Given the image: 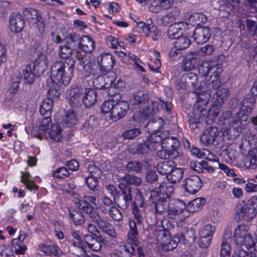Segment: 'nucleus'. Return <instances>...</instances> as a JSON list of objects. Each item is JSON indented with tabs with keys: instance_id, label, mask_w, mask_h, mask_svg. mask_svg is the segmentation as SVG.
<instances>
[{
	"instance_id": "nucleus-6",
	"label": "nucleus",
	"mask_w": 257,
	"mask_h": 257,
	"mask_svg": "<svg viewBox=\"0 0 257 257\" xmlns=\"http://www.w3.org/2000/svg\"><path fill=\"white\" fill-rule=\"evenodd\" d=\"M162 150L158 153V155L162 159H176L179 155L177 148L179 141L175 138L171 137L164 140L162 143Z\"/></svg>"
},
{
	"instance_id": "nucleus-63",
	"label": "nucleus",
	"mask_w": 257,
	"mask_h": 257,
	"mask_svg": "<svg viewBox=\"0 0 257 257\" xmlns=\"http://www.w3.org/2000/svg\"><path fill=\"white\" fill-rule=\"evenodd\" d=\"M215 227L211 224H207L204 225L200 230L199 235H205L212 237L215 232Z\"/></svg>"
},
{
	"instance_id": "nucleus-11",
	"label": "nucleus",
	"mask_w": 257,
	"mask_h": 257,
	"mask_svg": "<svg viewBox=\"0 0 257 257\" xmlns=\"http://www.w3.org/2000/svg\"><path fill=\"white\" fill-rule=\"evenodd\" d=\"M168 215L171 217L179 216L181 221H184L189 216L186 209V205L181 200L177 201L174 205L168 209Z\"/></svg>"
},
{
	"instance_id": "nucleus-42",
	"label": "nucleus",
	"mask_w": 257,
	"mask_h": 257,
	"mask_svg": "<svg viewBox=\"0 0 257 257\" xmlns=\"http://www.w3.org/2000/svg\"><path fill=\"white\" fill-rule=\"evenodd\" d=\"M78 118L75 112L73 110H69L66 112L62 123L64 126L71 127L75 125Z\"/></svg>"
},
{
	"instance_id": "nucleus-53",
	"label": "nucleus",
	"mask_w": 257,
	"mask_h": 257,
	"mask_svg": "<svg viewBox=\"0 0 257 257\" xmlns=\"http://www.w3.org/2000/svg\"><path fill=\"white\" fill-rule=\"evenodd\" d=\"M61 128L59 124H54L49 132V137L55 142H60L62 139Z\"/></svg>"
},
{
	"instance_id": "nucleus-21",
	"label": "nucleus",
	"mask_w": 257,
	"mask_h": 257,
	"mask_svg": "<svg viewBox=\"0 0 257 257\" xmlns=\"http://www.w3.org/2000/svg\"><path fill=\"white\" fill-rule=\"evenodd\" d=\"M255 101L254 98L252 97L244 98L242 101L241 107L237 112L238 114L243 116L244 119H247L248 116L254 107Z\"/></svg>"
},
{
	"instance_id": "nucleus-30",
	"label": "nucleus",
	"mask_w": 257,
	"mask_h": 257,
	"mask_svg": "<svg viewBox=\"0 0 257 257\" xmlns=\"http://www.w3.org/2000/svg\"><path fill=\"white\" fill-rule=\"evenodd\" d=\"M156 238L157 241L161 243L162 249L167 251H171L175 249L177 247L178 243H179L177 239L175 238L174 237L173 239H171L170 236Z\"/></svg>"
},
{
	"instance_id": "nucleus-27",
	"label": "nucleus",
	"mask_w": 257,
	"mask_h": 257,
	"mask_svg": "<svg viewBox=\"0 0 257 257\" xmlns=\"http://www.w3.org/2000/svg\"><path fill=\"white\" fill-rule=\"evenodd\" d=\"M112 80L110 79L105 74L101 73L98 75L93 80L94 86L98 89H107L109 88L111 85Z\"/></svg>"
},
{
	"instance_id": "nucleus-45",
	"label": "nucleus",
	"mask_w": 257,
	"mask_h": 257,
	"mask_svg": "<svg viewBox=\"0 0 257 257\" xmlns=\"http://www.w3.org/2000/svg\"><path fill=\"white\" fill-rule=\"evenodd\" d=\"M230 92L226 88H222L218 89L213 93V98L215 99L217 102V104H221L224 101L227 100Z\"/></svg>"
},
{
	"instance_id": "nucleus-19",
	"label": "nucleus",
	"mask_w": 257,
	"mask_h": 257,
	"mask_svg": "<svg viewBox=\"0 0 257 257\" xmlns=\"http://www.w3.org/2000/svg\"><path fill=\"white\" fill-rule=\"evenodd\" d=\"M212 35V31L208 27H198L195 29L193 37L195 41L198 44L207 42Z\"/></svg>"
},
{
	"instance_id": "nucleus-1",
	"label": "nucleus",
	"mask_w": 257,
	"mask_h": 257,
	"mask_svg": "<svg viewBox=\"0 0 257 257\" xmlns=\"http://www.w3.org/2000/svg\"><path fill=\"white\" fill-rule=\"evenodd\" d=\"M75 61L73 59L57 61L51 68L50 77L47 80L49 95L59 96L62 84L67 85L73 75Z\"/></svg>"
},
{
	"instance_id": "nucleus-23",
	"label": "nucleus",
	"mask_w": 257,
	"mask_h": 257,
	"mask_svg": "<svg viewBox=\"0 0 257 257\" xmlns=\"http://www.w3.org/2000/svg\"><path fill=\"white\" fill-rule=\"evenodd\" d=\"M195 92L197 94V97L196 98V103L194 105L193 110L194 109H201V108L203 110L204 109V106L206 105L210 98V93L207 91L203 90L202 92H200L199 89H196Z\"/></svg>"
},
{
	"instance_id": "nucleus-31",
	"label": "nucleus",
	"mask_w": 257,
	"mask_h": 257,
	"mask_svg": "<svg viewBox=\"0 0 257 257\" xmlns=\"http://www.w3.org/2000/svg\"><path fill=\"white\" fill-rule=\"evenodd\" d=\"M149 100L148 94L144 90H138L136 91L133 97L130 100L132 105H144L148 102Z\"/></svg>"
},
{
	"instance_id": "nucleus-15",
	"label": "nucleus",
	"mask_w": 257,
	"mask_h": 257,
	"mask_svg": "<svg viewBox=\"0 0 257 257\" xmlns=\"http://www.w3.org/2000/svg\"><path fill=\"white\" fill-rule=\"evenodd\" d=\"M69 103L73 107H79L83 105V89L80 87H72L69 92Z\"/></svg>"
},
{
	"instance_id": "nucleus-3",
	"label": "nucleus",
	"mask_w": 257,
	"mask_h": 257,
	"mask_svg": "<svg viewBox=\"0 0 257 257\" xmlns=\"http://www.w3.org/2000/svg\"><path fill=\"white\" fill-rule=\"evenodd\" d=\"M129 109L128 103L124 100L117 102L108 100L103 102L101 111L104 113H109V117L113 121H117L124 117Z\"/></svg>"
},
{
	"instance_id": "nucleus-60",
	"label": "nucleus",
	"mask_w": 257,
	"mask_h": 257,
	"mask_svg": "<svg viewBox=\"0 0 257 257\" xmlns=\"http://www.w3.org/2000/svg\"><path fill=\"white\" fill-rule=\"evenodd\" d=\"M25 14L28 18L36 21H40L41 13L37 10L33 8H27L25 11Z\"/></svg>"
},
{
	"instance_id": "nucleus-29",
	"label": "nucleus",
	"mask_w": 257,
	"mask_h": 257,
	"mask_svg": "<svg viewBox=\"0 0 257 257\" xmlns=\"http://www.w3.org/2000/svg\"><path fill=\"white\" fill-rule=\"evenodd\" d=\"M193 115L189 118V126L191 129L195 130L198 128L200 124V119L207 114V110L203 109H194L193 112Z\"/></svg>"
},
{
	"instance_id": "nucleus-16",
	"label": "nucleus",
	"mask_w": 257,
	"mask_h": 257,
	"mask_svg": "<svg viewBox=\"0 0 257 257\" xmlns=\"http://www.w3.org/2000/svg\"><path fill=\"white\" fill-rule=\"evenodd\" d=\"M97 63L101 73L106 74L112 68L113 56L109 53L101 54L97 57Z\"/></svg>"
},
{
	"instance_id": "nucleus-10",
	"label": "nucleus",
	"mask_w": 257,
	"mask_h": 257,
	"mask_svg": "<svg viewBox=\"0 0 257 257\" xmlns=\"http://www.w3.org/2000/svg\"><path fill=\"white\" fill-rule=\"evenodd\" d=\"M46 115V116L42 119L40 125L33 126L31 131L26 127L25 130L26 132L28 133H29L30 132L31 135L40 140H42L44 137L46 131L49 127V123L51 121V117H50V115Z\"/></svg>"
},
{
	"instance_id": "nucleus-64",
	"label": "nucleus",
	"mask_w": 257,
	"mask_h": 257,
	"mask_svg": "<svg viewBox=\"0 0 257 257\" xmlns=\"http://www.w3.org/2000/svg\"><path fill=\"white\" fill-rule=\"evenodd\" d=\"M150 115L147 114L145 109H143L142 111L136 112L133 115V120L138 123H140L146 120Z\"/></svg>"
},
{
	"instance_id": "nucleus-13",
	"label": "nucleus",
	"mask_w": 257,
	"mask_h": 257,
	"mask_svg": "<svg viewBox=\"0 0 257 257\" xmlns=\"http://www.w3.org/2000/svg\"><path fill=\"white\" fill-rule=\"evenodd\" d=\"M118 188L123 197L122 199H120L119 197L116 203L121 208L125 209L132 200V188L128 184L122 182L119 183Z\"/></svg>"
},
{
	"instance_id": "nucleus-33",
	"label": "nucleus",
	"mask_w": 257,
	"mask_h": 257,
	"mask_svg": "<svg viewBox=\"0 0 257 257\" xmlns=\"http://www.w3.org/2000/svg\"><path fill=\"white\" fill-rule=\"evenodd\" d=\"M180 14V10L177 7H174L171 11L162 17L161 19L162 24L164 26H168L170 23L175 22Z\"/></svg>"
},
{
	"instance_id": "nucleus-12",
	"label": "nucleus",
	"mask_w": 257,
	"mask_h": 257,
	"mask_svg": "<svg viewBox=\"0 0 257 257\" xmlns=\"http://www.w3.org/2000/svg\"><path fill=\"white\" fill-rule=\"evenodd\" d=\"M196 237V231L192 228H185L182 232L174 235V238L177 239L178 242L188 245L194 243Z\"/></svg>"
},
{
	"instance_id": "nucleus-8",
	"label": "nucleus",
	"mask_w": 257,
	"mask_h": 257,
	"mask_svg": "<svg viewBox=\"0 0 257 257\" xmlns=\"http://www.w3.org/2000/svg\"><path fill=\"white\" fill-rule=\"evenodd\" d=\"M144 201L142 194L140 192L136 195V200L132 205V210L135 220L138 225H141L146 216V211L144 208Z\"/></svg>"
},
{
	"instance_id": "nucleus-55",
	"label": "nucleus",
	"mask_w": 257,
	"mask_h": 257,
	"mask_svg": "<svg viewBox=\"0 0 257 257\" xmlns=\"http://www.w3.org/2000/svg\"><path fill=\"white\" fill-rule=\"evenodd\" d=\"M76 204H77V206L79 209L83 210L89 214L90 218L91 213L94 211H97L96 210L93 209L91 206L88 203V201L85 200V197H84L83 199L79 200Z\"/></svg>"
},
{
	"instance_id": "nucleus-62",
	"label": "nucleus",
	"mask_w": 257,
	"mask_h": 257,
	"mask_svg": "<svg viewBox=\"0 0 257 257\" xmlns=\"http://www.w3.org/2000/svg\"><path fill=\"white\" fill-rule=\"evenodd\" d=\"M59 50V55L62 58L65 59H71L69 57L74 51L73 48L65 44L64 46H60Z\"/></svg>"
},
{
	"instance_id": "nucleus-25",
	"label": "nucleus",
	"mask_w": 257,
	"mask_h": 257,
	"mask_svg": "<svg viewBox=\"0 0 257 257\" xmlns=\"http://www.w3.org/2000/svg\"><path fill=\"white\" fill-rule=\"evenodd\" d=\"M97 93L95 90L90 88L83 90V104L86 108L93 106L97 101Z\"/></svg>"
},
{
	"instance_id": "nucleus-18",
	"label": "nucleus",
	"mask_w": 257,
	"mask_h": 257,
	"mask_svg": "<svg viewBox=\"0 0 257 257\" xmlns=\"http://www.w3.org/2000/svg\"><path fill=\"white\" fill-rule=\"evenodd\" d=\"M173 4L174 0H152L149 9L152 13H159L169 9Z\"/></svg>"
},
{
	"instance_id": "nucleus-50",
	"label": "nucleus",
	"mask_w": 257,
	"mask_h": 257,
	"mask_svg": "<svg viewBox=\"0 0 257 257\" xmlns=\"http://www.w3.org/2000/svg\"><path fill=\"white\" fill-rule=\"evenodd\" d=\"M209 76L218 78V76L222 72V67L220 64L215 62H209Z\"/></svg>"
},
{
	"instance_id": "nucleus-32",
	"label": "nucleus",
	"mask_w": 257,
	"mask_h": 257,
	"mask_svg": "<svg viewBox=\"0 0 257 257\" xmlns=\"http://www.w3.org/2000/svg\"><path fill=\"white\" fill-rule=\"evenodd\" d=\"M187 23L181 22L180 23H175L169 26L168 29V36L170 39H177L182 34V26H187Z\"/></svg>"
},
{
	"instance_id": "nucleus-54",
	"label": "nucleus",
	"mask_w": 257,
	"mask_h": 257,
	"mask_svg": "<svg viewBox=\"0 0 257 257\" xmlns=\"http://www.w3.org/2000/svg\"><path fill=\"white\" fill-rule=\"evenodd\" d=\"M159 190L162 194V198L170 200V197L174 192V187L172 185H167L164 183H161L159 186Z\"/></svg>"
},
{
	"instance_id": "nucleus-58",
	"label": "nucleus",
	"mask_w": 257,
	"mask_h": 257,
	"mask_svg": "<svg viewBox=\"0 0 257 257\" xmlns=\"http://www.w3.org/2000/svg\"><path fill=\"white\" fill-rule=\"evenodd\" d=\"M176 39L175 42V47L181 50L187 48L191 44L190 40L185 36H180Z\"/></svg>"
},
{
	"instance_id": "nucleus-37",
	"label": "nucleus",
	"mask_w": 257,
	"mask_h": 257,
	"mask_svg": "<svg viewBox=\"0 0 257 257\" xmlns=\"http://www.w3.org/2000/svg\"><path fill=\"white\" fill-rule=\"evenodd\" d=\"M245 166L249 169H254L257 167V149L248 151L244 161Z\"/></svg>"
},
{
	"instance_id": "nucleus-2",
	"label": "nucleus",
	"mask_w": 257,
	"mask_h": 257,
	"mask_svg": "<svg viewBox=\"0 0 257 257\" xmlns=\"http://www.w3.org/2000/svg\"><path fill=\"white\" fill-rule=\"evenodd\" d=\"M233 240L240 249L236 251L232 257H252L251 255L247 253H252L255 251L256 242L254 243L251 234L248 232L247 225L240 224L235 227Z\"/></svg>"
},
{
	"instance_id": "nucleus-59",
	"label": "nucleus",
	"mask_w": 257,
	"mask_h": 257,
	"mask_svg": "<svg viewBox=\"0 0 257 257\" xmlns=\"http://www.w3.org/2000/svg\"><path fill=\"white\" fill-rule=\"evenodd\" d=\"M126 168L129 172H140L143 169L142 163L137 161H132L127 162Z\"/></svg>"
},
{
	"instance_id": "nucleus-34",
	"label": "nucleus",
	"mask_w": 257,
	"mask_h": 257,
	"mask_svg": "<svg viewBox=\"0 0 257 257\" xmlns=\"http://www.w3.org/2000/svg\"><path fill=\"white\" fill-rule=\"evenodd\" d=\"M169 200L165 198H160L154 202V213L157 215H162L168 211Z\"/></svg>"
},
{
	"instance_id": "nucleus-39",
	"label": "nucleus",
	"mask_w": 257,
	"mask_h": 257,
	"mask_svg": "<svg viewBox=\"0 0 257 257\" xmlns=\"http://www.w3.org/2000/svg\"><path fill=\"white\" fill-rule=\"evenodd\" d=\"M197 54L195 53L191 52L190 55L184 60L182 65L183 70L187 71L193 70L196 67L197 65L196 57Z\"/></svg>"
},
{
	"instance_id": "nucleus-40",
	"label": "nucleus",
	"mask_w": 257,
	"mask_h": 257,
	"mask_svg": "<svg viewBox=\"0 0 257 257\" xmlns=\"http://www.w3.org/2000/svg\"><path fill=\"white\" fill-rule=\"evenodd\" d=\"M205 203V199L201 198H197L189 202L186 206V209L188 213L198 211L201 209Z\"/></svg>"
},
{
	"instance_id": "nucleus-20",
	"label": "nucleus",
	"mask_w": 257,
	"mask_h": 257,
	"mask_svg": "<svg viewBox=\"0 0 257 257\" xmlns=\"http://www.w3.org/2000/svg\"><path fill=\"white\" fill-rule=\"evenodd\" d=\"M182 82L184 83L186 88H192L195 90L196 89H200V85H198V77L195 73L188 72L184 74L181 79Z\"/></svg>"
},
{
	"instance_id": "nucleus-28",
	"label": "nucleus",
	"mask_w": 257,
	"mask_h": 257,
	"mask_svg": "<svg viewBox=\"0 0 257 257\" xmlns=\"http://www.w3.org/2000/svg\"><path fill=\"white\" fill-rule=\"evenodd\" d=\"M155 144L151 139L150 136L147 137L146 140L143 143L139 144L136 148L137 153L143 155L147 154L149 152L157 150Z\"/></svg>"
},
{
	"instance_id": "nucleus-36",
	"label": "nucleus",
	"mask_w": 257,
	"mask_h": 257,
	"mask_svg": "<svg viewBox=\"0 0 257 257\" xmlns=\"http://www.w3.org/2000/svg\"><path fill=\"white\" fill-rule=\"evenodd\" d=\"M176 166V163L172 160L159 163L157 166L158 172L162 175H168Z\"/></svg>"
},
{
	"instance_id": "nucleus-46",
	"label": "nucleus",
	"mask_w": 257,
	"mask_h": 257,
	"mask_svg": "<svg viewBox=\"0 0 257 257\" xmlns=\"http://www.w3.org/2000/svg\"><path fill=\"white\" fill-rule=\"evenodd\" d=\"M135 250L134 245L130 243L120 245L117 248V251L122 257H132L134 254Z\"/></svg>"
},
{
	"instance_id": "nucleus-5",
	"label": "nucleus",
	"mask_w": 257,
	"mask_h": 257,
	"mask_svg": "<svg viewBox=\"0 0 257 257\" xmlns=\"http://www.w3.org/2000/svg\"><path fill=\"white\" fill-rule=\"evenodd\" d=\"M257 198L251 197L246 203L241 202L235 206L236 214L239 215V219H243L247 222L251 221L257 214V203L255 201Z\"/></svg>"
},
{
	"instance_id": "nucleus-61",
	"label": "nucleus",
	"mask_w": 257,
	"mask_h": 257,
	"mask_svg": "<svg viewBox=\"0 0 257 257\" xmlns=\"http://www.w3.org/2000/svg\"><path fill=\"white\" fill-rule=\"evenodd\" d=\"M121 179L125 181L128 185L132 184L138 186L142 183V179L140 178L129 174H125L121 177Z\"/></svg>"
},
{
	"instance_id": "nucleus-47",
	"label": "nucleus",
	"mask_w": 257,
	"mask_h": 257,
	"mask_svg": "<svg viewBox=\"0 0 257 257\" xmlns=\"http://www.w3.org/2000/svg\"><path fill=\"white\" fill-rule=\"evenodd\" d=\"M162 121V119L159 118L158 119L152 120L148 122L146 127L150 136L152 134L157 133L160 131Z\"/></svg>"
},
{
	"instance_id": "nucleus-22",
	"label": "nucleus",
	"mask_w": 257,
	"mask_h": 257,
	"mask_svg": "<svg viewBox=\"0 0 257 257\" xmlns=\"http://www.w3.org/2000/svg\"><path fill=\"white\" fill-rule=\"evenodd\" d=\"M84 239L87 246L94 251H98L101 248V243L104 240L101 235L94 238L92 235H85Z\"/></svg>"
},
{
	"instance_id": "nucleus-49",
	"label": "nucleus",
	"mask_w": 257,
	"mask_h": 257,
	"mask_svg": "<svg viewBox=\"0 0 257 257\" xmlns=\"http://www.w3.org/2000/svg\"><path fill=\"white\" fill-rule=\"evenodd\" d=\"M137 27L141 29L147 37L149 36L151 34H152L154 31H155L158 29L151 21L150 24L147 23V24L144 22H140L137 24Z\"/></svg>"
},
{
	"instance_id": "nucleus-4",
	"label": "nucleus",
	"mask_w": 257,
	"mask_h": 257,
	"mask_svg": "<svg viewBox=\"0 0 257 257\" xmlns=\"http://www.w3.org/2000/svg\"><path fill=\"white\" fill-rule=\"evenodd\" d=\"M47 57L43 54L39 55L34 64H29L23 70V77L25 82L32 84L34 81L37 71L43 72L47 67Z\"/></svg>"
},
{
	"instance_id": "nucleus-24",
	"label": "nucleus",
	"mask_w": 257,
	"mask_h": 257,
	"mask_svg": "<svg viewBox=\"0 0 257 257\" xmlns=\"http://www.w3.org/2000/svg\"><path fill=\"white\" fill-rule=\"evenodd\" d=\"M243 118L241 115L238 114V112H237L228 122L230 128L236 132V136L239 135V133L244 128L245 123L243 124V122H246L247 119Z\"/></svg>"
},
{
	"instance_id": "nucleus-14",
	"label": "nucleus",
	"mask_w": 257,
	"mask_h": 257,
	"mask_svg": "<svg viewBox=\"0 0 257 257\" xmlns=\"http://www.w3.org/2000/svg\"><path fill=\"white\" fill-rule=\"evenodd\" d=\"M23 16L17 13H13L9 18V28L12 32L19 33L22 31L25 26Z\"/></svg>"
},
{
	"instance_id": "nucleus-44",
	"label": "nucleus",
	"mask_w": 257,
	"mask_h": 257,
	"mask_svg": "<svg viewBox=\"0 0 257 257\" xmlns=\"http://www.w3.org/2000/svg\"><path fill=\"white\" fill-rule=\"evenodd\" d=\"M189 22L194 26H199L204 24L207 22V18L202 13H194L189 17Z\"/></svg>"
},
{
	"instance_id": "nucleus-35",
	"label": "nucleus",
	"mask_w": 257,
	"mask_h": 257,
	"mask_svg": "<svg viewBox=\"0 0 257 257\" xmlns=\"http://www.w3.org/2000/svg\"><path fill=\"white\" fill-rule=\"evenodd\" d=\"M79 48L86 53H91L95 48V42L88 36H83L79 42Z\"/></svg>"
},
{
	"instance_id": "nucleus-52",
	"label": "nucleus",
	"mask_w": 257,
	"mask_h": 257,
	"mask_svg": "<svg viewBox=\"0 0 257 257\" xmlns=\"http://www.w3.org/2000/svg\"><path fill=\"white\" fill-rule=\"evenodd\" d=\"M69 216L75 225H80L84 223V217L83 213L80 211H69Z\"/></svg>"
},
{
	"instance_id": "nucleus-51",
	"label": "nucleus",
	"mask_w": 257,
	"mask_h": 257,
	"mask_svg": "<svg viewBox=\"0 0 257 257\" xmlns=\"http://www.w3.org/2000/svg\"><path fill=\"white\" fill-rule=\"evenodd\" d=\"M80 39L75 33H70L66 37L65 44L74 49L78 45L79 46Z\"/></svg>"
},
{
	"instance_id": "nucleus-17",
	"label": "nucleus",
	"mask_w": 257,
	"mask_h": 257,
	"mask_svg": "<svg viewBox=\"0 0 257 257\" xmlns=\"http://www.w3.org/2000/svg\"><path fill=\"white\" fill-rule=\"evenodd\" d=\"M219 131L217 127L209 126L200 136V141L205 146L212 145L218 138Z\"/></svg>"
},
{
	"instance_id": "nucleus-56",
	"label": "nucleus",
	"mask_w": 257,
	"mask_h": 257,
	"mask_svg": "<svg viewBox=\"0 0 257 257\" xmlns=\"http://www.w3.org/2000/svg\"><path fill=\"white\" fill-rule=\"evenodd\" d=\"M30 176V173L28 172L23 173L21 176V182L25 185L27 189L31 191L36 190L38 187L34 182L29 180Z\"/></svg>"
},
{
	"instance_id": "nucleus-57",
	"label": "nucleus",
	"mask_w": 257,
	"mask_h": 257,
	"mask_svg": "<svg viewBox=\"0 0 257 257\" xmlns=\"http://www.w3.org/2000/svg\"><path fill=\"white\" fill-rule=\"evenodd\" d=\"M226 235L225 234L222 239L220 252V257H230L231 247L227 239L225 238Z\"/></svg>"
},
{
	"instance_id": "nucleus-48",
	"label": "nucleus",
	"mask_w": 257,
	"mask_h": 257,
	"mask_svg": "<svg viewBox=\"0 0 257 257\" xmlns=\"http://www.w3.org/2000/svg\"><path fill=\"white\" fill-rule=\"evenodd\" d=\"M236 146L234 145H229L224 151V155L227 156L226 161L231 163L234 162L238 157V152L236 150Z\"/></svg>"
},
{
	"instance_id": "nucleus-9",
	"label": "nucleus",
	"mask_w": 257,
	"mask_h": 257,
	"mask_svg": "<svg viewBox=\"0 0 257 257\" xmlns=\"http://www.w3.org/2000/svg\"><path fill=\"white\" fill-rule=\"evenodd\" d=\"M202 182L200 177L196 175H191L183 181V186L186 192L195 194L202 187Z\"/></svg>"
},
{
	"instance_id": "nucleus-38",
	"label": "nucleus",
	"mask_w": 257,
	"mask_h": 257,
	"mask_svg": "<svg viewBox=\"0 0 257 257\" xmlns=\"http://www.w3.org/2000/svg\"><path fill=\"white\" fill-rule=\"evenodd\" d=\"M150 137L157 148L161 146L162 142H164L165 140L171 138V137H169V132L168 131H160L157 133L152 134Z\"/></svg>"
},
{
	"instance_id": "nucleus-41",
	"label": "nucleus",
	"mask_w": 257,
	"mask_h": 257,
	"mask_svg": "<svg viewBox=\"0 0 257 257\" xmlns=\"http://www.w3.org/2000/svg\"><path fill=\"white\" fill-rule=\"evenodd\" d=\"M48 89V88H47ZM48 98H46L43 100L40 108V113L42 115H50L51 110L53 107V100L52 99L57 98L58 96L52 97L49 95L48 93Z\"/></svg>"
},
{
	"instance_id": "nucleus-43",
	"label": "nucleus",
	"mask_w": 257,
	"mask_h": 257,
	"mask_svg": "<svg viewBox=\"0 0 257 257\" xmlns=\"http://www.w3.org/2000/svg\"><path fill=\"white\" fill-rule=\"evenodd\" d=\"M183 174L184 171L182 169L175 167L167 175V178L171 183H176L182 179Z\"/></svg>"
},
{
	"instance_id": "nucleus-26",
	"label": "nucleus",
	"mask_w": 257,
	"mask_h": 257,
	"mask_svg": "<svg viewBox=\"0 0 257 257\" xmlns=\"http://www.w3.org/2000/svg\"><path fill=\"white\" fill-rule=\"evenodd\" d=\"M174 228L173 224L167 219L162 220L161 225L158 226L155 229L156 237L170 236V230Z\"/></svg>"
},
{
	"instance_id": "nucleus-7",
	"label": "nucleus",
	"mask_w": 257,
	"mask_h": 257,
	"mask_svg": "<svg viewBox=\"0 0 257 257\" xmlns=\"http://www.w3.org/2000/svg\"><path fill=\"white\" fill-rule=\"evenodd\" d=\"M90 219L106 234L112 238L116 237L117 234L114 228L109 222L107 217L99 214L97 211H94L91 213Z\"/></svg>"
}]
</instances>
